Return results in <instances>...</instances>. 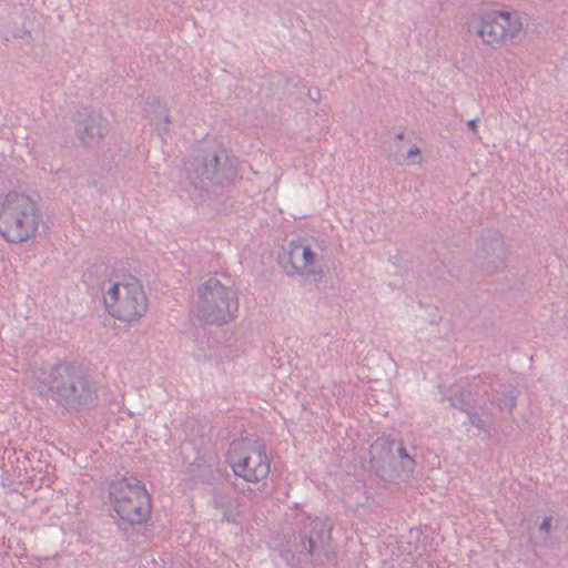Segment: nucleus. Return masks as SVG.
<instances>
[{
    "instance_id": "ddd939ff",
    "label": "nucleus",
    "mask_w": 568,
    "mask_h": 568,
    "mask_svg": "<svg viewBox=\"0 0 568 568\" xmlns=\"http://www.w3.org/2000/svg\"><path fill=\"white\" fill-rule=\"evenodd\" d=\"M420 150L417 146H414L408 150L406 158L402 161L403 164H416L420 162Z\"/></svg>"
},
{
    "instance_id": "0eeeda50",
    "label": "nucleus",
    "mask_w": 568,
    "mask_h": 568,
    "mask_svg": "<svg viewBox=\"0 0 568 568\" xmlns=\"http://www.w3.org/2000/svg\"><path fill=\"white\" fill-rule=\"evenodd\" d=\"M371 463L382 477L407 478L415 468V459L402 442L383 436L374 440L369 448Z\"/></svg>"
},
{
    "instance_id": "1a4fd4ad",
    "label": "nucleus",
    "mask_w": 568,
    "mask_h": 568,
    "mask_svg": "<svg viewBox=\"0 0 568 568\" xmlns=\"http://www.w3.org/2000/svg\"><path fill=\"white\" fill-rule=\"evenodd\" d=\"M288 263L295 273L302 275L315 272V253L305 239L292 240L287 248Z\"/></svg>"
},
{
    "instance_id": "39448f33",
    "label": "nucleus",
    "mask_w": 568,
    "mask_h": 568,
    "mask_svg": "<svg viewBox=\"0 0 568 568\" xmlns=\"http://www.w3.org/2000/svg\"><path fill=\"white\" fill-rule=\"evenodd\" d=\"M104 304L112 316L132 322L146 312L148 298L138 278L122 275L111 281Z\"/></svg>"
},
{
    "instance_id": "f8f14e48",
    "label": "nucleus",
    "mask_w": 568,
    "mask_h": 568,
    "mask_svg": "<svg viewBox=\"0 0 568 568\" xmlns=\"http://www.w3.org/2000/svg\"><path fill=\"white\" fill-rule=\"evenodd\" d=\"M105 130L106 125L103 124L100 115L90 116L88 124L85 125V133L89 138L93 139L95 136H102Z\"/></svg>"
},
{
    "instance_id": "2eb2a0df",
    "label": "nucleus",
    "mask_w": 568,
    "mask_h": 568,
    "mask_svg": "<svg viewBox=\"0 0 568 568\" xmlns=\"http://www.w3.org/2000/svg\"><path fill=\"white\" fill-rule=\"evenodd\" d=\"M467 125H468V128H469V129H471L473 131H476V129H477V125H476L475 120H469V121L467 122Z\"/></svg>"
},
{
    "instance_id": "423d86ee",
    "label": "nucleus",
    "mask_w": 568,
    "mask_h": 568,
    "mask_svg": "<svg viewBox=\"0 0 568 568\" xmlns=\"http://www.w3.org/2000/svg\"><path fill=\"white\" fill-rule=\"evenodd\" d=\"M226 458L233 473L246 481H258L270 473V460L265 446L257 439L240 438L233 440Z\"/></svg>"
},
{
    "instance_id": "20e7f679",
    "label": "nucleus",
    "mask_w": 568,
    "mask_h": 568,
    "mask_svg": "<svg viewBox=\"0 0 568 568\" xmlns=\"http://www.w3.org/2000/svg\"><path fill=\"white\" fill-rule=\"evenodd\" d=\"M467 31L477 36L483 43L501 47L519 36L523 30L521 18L517 13L490 10L474 13L467 21Z\"/></svg>"
},
{
    "instance_id": "6e6552de",
    "label": "nucleus",
    "mask_w": 568,
    "mask_h": 568,
    "mask_svg": "<svg viewBox=\"0 0 568 568\" xmlns=\"http://www.w3.org/2000/svg\"><path fill=\"white\" fill-rule=\"evenodd\" d=\"M199 311L207 322L226 323L234 317L237 311L236 295L216 278H210L200 290Z\"/></svg>"
},
{
    "instance_id": "9d476101",
    "label": "nucleus",
    "mask_w": 568,
    "mask_h": 568,
    "mask_svg": "<svg viewBox=\"0 0 568 568\" xmlns=\"http://www.w3.org/2000/svg\"><path fill=\"white\" fill-rule=\"evenodd\" d=\"M311 534L307 537V545L304 544V548L310 555H314L323 550L331 540V525L321 519H313L310 523Z\"/></svg>"
},
{
    "instance_id": "9b49d317",
    "label": "nucleus",
    "mask_w": 568,
    "mask_h": 568,
    "mask_svg": "<svg viewBox=\"0 0 568 568\" xmlns=\"http://www.w3.org/2000/svg\"><path fill=\"white\" fill-rule=\"evenodd\" d=\"M214 506L223 511V520L235 523L237 518L236 504L230 496L216 494L213 498Z\"/></svg>"
},
{
    "instance_id": "7ed1b4c3",
    "label": "nucleus",
    "mask_w": 568,
    "mask_h": 568,
    "mask_svg": "<svg viewBox=\"0 0 568 568\" xmlns=\"http://www.w3.org/2000/svg\"><path fill=\"white\" fill-rule=\"evenodd\" d=\"M111 505L124 521L136 525L151 515V496L145 485L134 476L115 475L108 484Z\"/></svg>"
},
{
    "instance_id": "4468645a",
    "label": "nucleus",
    "mask_w": 568,
    "mask_h": 568,
    "mask_svg": "<svg viewBox=\"0 0 568 568\" xmlns=\"http://www.w3.org/2000/svg\"><path fill=\"white\" fill-rule=\"evenodd\" d=\"M550 526H551V520H550V518L546 517V518H544V520L540 525V530L548 534L550 531Z\"/></svg>"
},
{
    "instance_id": "f03ea898",
    "label": "nucleus",
    "mask_w": 568,
    "mask_h": 568,
    "mask_svg": "<svg viewBox=\"0 0 568 568\" xmlns=\"http://www.w3.org/2000/svg\"><path fill=\"white\" fill-rule=\"evenodd\" d=\"M41 222L36 203L26 194L10 192L0 197V234L10 243L32 239Z\"/></svg>"
},
{
    "instance_id": "f257e3e1",
    "label": "nucleus",
    "mask_w": 568,
    "mask_h": 568,
    "mask_svg": "<svg viewBox=\"0 0 568 568\" xmlns=\"http://www.w3.org/2000/svg\"><path fill=\"white\" fill-rule=\"evenodd\" d=\"M53 400L69 409H80L91 405L97 398V389L80 366L60 363L53 366L44 378Z\"/></svg>"
}]
</instances>
